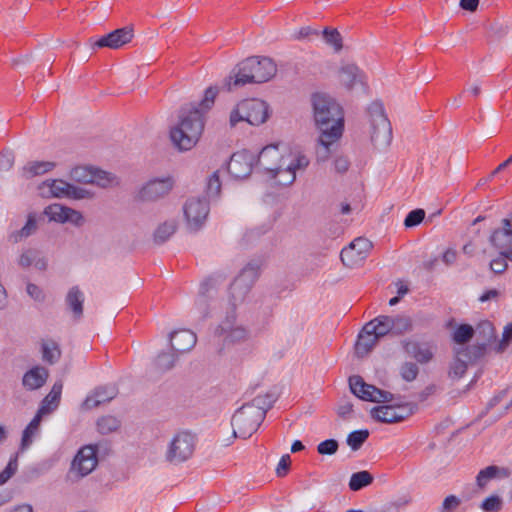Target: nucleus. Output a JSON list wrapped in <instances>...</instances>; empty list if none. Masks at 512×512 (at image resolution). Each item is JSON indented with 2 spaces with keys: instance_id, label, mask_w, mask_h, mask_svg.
<instances>
[{
  "instance_id": "f257e3e1",
  "label": "nucleus",
  "mask_w": 512,
  "mask_h": 512,
  "mask_svg": "<svg viewBox=\"0 0 512 512\" xmlns=\"http://www.w3.org/2000/svg\"><path fill=\"white\" fill-rule=\"evenodd\" d=\"M313 116L320 130L316 159L325 162L338 147L344 130V113L337 101L328 94L315 93L311 98Z\"/></svg>"
},
{
  "instance_id": "f03ea898",
  "label": "nucleus",
  "mask_w": 512,
  "mask_h": 512,
  "mask_svg": "<svg viewBox=\"0 0 512 512\" xmlns=\"http://www.w3.org/2000/svg\"><path fill=\"white\" fill-rule=\"evenodd\" d=\"M218 94L216 87H208L203 99L190 103L179 111V122L170 130V139L179 151L191 150L199 141L204 129V115L208 112Z\"/></svg>"
},
{
  "instance_id": "7ed1b4c3",
  "label": "nucleus",
  "mask_w": 512,
  "mask_h": 512,
  "mask_svg": "<svg viewBox=\"0 0 512 512\" xmlns=\"http://www.w3.org/2000/svg\"><path fill=\"white\" fill-rule=\"evenodd\" d=\"M260 275V264L257 261L248 262L234 278L228 290L230 311L242 305L248 297L253 285Z\"/></svg>"
},
{
  "instance_id": "20e7f679",
  "label": "nucleus",
  "mask_w": 512,
  "mask_h": 512,
  "mask_svg": "<svg viewBox=\"0 0 512 512\" xmlns=\"http://www.w3.org/2000/svg\"><path fill=\"white\" fill-rule=\"evenodd\" d=\"M370 140L376 149L387 148L392 141V127L380 101H373L367 108Z\"/></svg>"
},
{
  "instance_id": "39448f33",
  "label": "nucleus",
  "mask_w": 512,
  "mask_h": 512,
  "mask_svg": "<svg viewBox=\"0 0 512 512\" xmlns=\"http://www.w3.org/2000/svg\"><path fill=\"white\" fill-rule=\"evenodd\" d=\"M270 115L269 105L261 99H245L240 101L231 111L229 122L231 127L241 121L259 126L265 123Z\"/></svg>"
},
{
  "instance_id": "423d86ee",
  "label": "nucleus",
  "mask_w": 512,
  "mask_h": 512,
  "mask_svg": "<svg viewBox=\"0 0 512 512\" xmlns=\"http://www.w3.org/2000/svg\"><path fill=\"white\" fill-rule=\"evenodd\" d=\"M195 446L194 434L189 431H178L167 442L164 459L171 465H180L192 457Z\"/></svg>"
},
{
  "instance_id": "0eeeda50",
  "label": "nucleus",
  "mask_w": 512,
  "mask_h": 512,
  "mask_svg": "<svg viewBox=\"0 0 512 512\" xmlns=\"http://www.w3.org/2000/svg\"><path fill=\"white\" fill-rule=\"evenodd\" d=\"M39 193L45 198H69L74 200L92 199L93 192L88 189L75 186L62 179L46 180L39 187Z\"/></svg>"
},
{
  "instance_id": "6e6552de",
  "label": "nucleus",
  "mask_w": 512,
  "mask_h": 512,
  "mask_svg": "<svg viewBox=\"0 0 512 512\" xmlns=\"http://www.w3.org/2000/svg\"><path fill=\"white\" fill-rule=\"evenodd\" d=\"M262 422V412L244 404L232 416L233 435L242 439L249 438Z\"/></svg>"
},
{
  "instance_id": "1a4fd4ad",
  "label": "nucleus",
  "mask_w": 512,
  "mask_h": 512,
  "mask_svg": "<svg viewBox=\"0 0 512 512\" xmlns=\"http://www.w3.org/2000/svg\"><path fill=\"white\" fill-rule=\"evenodd\" d=\"M209 203L205 196H192L183 205L186 228L190 232L199 231L208 217Z\"/></svg>"
},
{
  "instance_id": "9d476101",
  "label": "nucleus",
  "mask_w": 512,
  "mask_h": 512,
  "mask_svg": "<svg viewBox=\"0 0 512 512\" xmlns=\"http://www.w3.org/2000/svg\"><path fill=\"white\" fill-rule=\"evenodd\" d=\"M485 354V347L471 345L454 348V358L450 363L448 375L453 380L460 379L466 372L468 365L475 362Z\"/></svg>"
},
{
  "instance_id": "9b49d317",
  "label": "nucleus",
  "mask_w": 512,
  "mask_h": 512,
  "mask_svg": "<svg viewBox=\"0 0 512 512\" xmlns=\"http://www.w3.org/2000/svg\"><path fill=\"white\" fill-rule=\"evenodd\" d=\"M284 160L286 156L280 152L277 145H268L260 151L256 165L279 184L281 171L285 169Z\"/></svg>"
},
{
  "instance_id": "f8f14e48",
  "label": "nucleus",
  "mask_w": 512,
  "mask_h": 512,
  "mask_svg": "<svg viewBox=\"0 0 512 512\" xmlns=\"http://www.w3.org/2000/svg\"><path fill=\"white\" fill-rule=\"evenodd\" d=\"M70 177L73 181L83 184H96L99 187L107 188L118 185V178L104 170L88 167L77 166L70 172Z\"/></svg>"
},
{
  "instance_id": "ddd939ff",
  "label": "nucleus",
  "mask_w": 512,
  "mask_h": 512,
  "mask_svg": "<svg viewBox=\"0 0 512 512\" xmlns=\"http://www.w3.org/2000/svg\"><path fill=\"white\" fill-rule=\"evenodd\" d=\"M97 464L98 459L96 447L93 445H86L75 455L67 476L72 481H77L89 475L96 468Z\"/></svg>"
},
{
  "instance_id": "4468645a",
  "label": "nucleus",
  "mask_w": 512,
  "mask_h": 512,
  "mask_svg": "<svg viewBox=\"0 0 512 512\" xmlns=\"http://www.w3.org/2000/svg\"><path fill=\"white\" fill-rule=\"evenodd\" d=\"M174 185L175 181L171 176L152 178L141 186L137 197L143 202H156L168 196Z\"/></svg>"
},
{
  "instance_id": "2eb2a0df",
  "label": "nucleus",
  "mask_w": 512,
  "mask_h": 512,
  "mask_svg": "<svg viewBox=\"0 0 512 512\" xmlns=\"http://www.w3.org/2000/svg\"><path fill=\"white\" fill-rule=\"evenodd\" d=\"M215 336L227 343H238L248 338L247 329L237 322L236 312L228 311L215 329Z\"/></svg>"
},
{
  "instance_id": "dca6fc26",
  "label": "nucleus",
  "mask_w": 512,
  "mask_h": 512,
  "mask_svg": "<svg viewBox=\"0 0 512 512\" xmlns=\"http://www.w3.org/2000/svg\"><path fill=\"white\" fill-rule=\"evenodd\" d=\"M371 248V241L363 237L356 238L347 247L342 249L340 254L341 261L345 266L354 268L366 259Z\"/></svg>"
},
{
  "instance_id": "f3484780",
  "label": "nucleus",
  "mask_w": 512,
  "mask_h": 512,
  "mask_svg": "<svg viewBox=\"0 0 512 512\" xmlns=\"http://www.w3.org/2000/svg\"><path fill=\"white\" fill-rule=\"evenodd\" d=\"M413 413L411 404L382 405L371 409V417L382 423H397Z\"/></svg>"
},
{
  "instance_id": "a211bd4d",
  "label": "nucleus",
  "mask_w": 512,
  "mask_h": 512,
  "mask_svg": "<svg viewBox=\"0 0 512 512\" xmlns=\"http://www.w3.org/2000/svg\"><path fill=\"white\" fill-rule=\"evenodd\" d=\"M44 214L50 221L61 224L70 223L76 227L82 226L85 222L84 216L80 211L58 203L47 206Z\"/></svg>"
},
{
  "instance_id": "6ab92c4d",
  "label": "nucleus",
  "mask_w": 512,
  "mask_h": 512,
  "mask_svg": "<svg viewBox=\"0 0 512 512\" xmlns=\"http://www.w3.org/2000/svg\"><path fill=\"white\" fill-rule=\"evenodd\" d=\"M254 164V153L241 150L231 156L228 163V172L236 179L245 178L252 172Z\"/></svg>"
},
{
  "instance_id": "aec40b11",
  "label": "nucleus",
  "mask_w": 512,
  "mask_h": 512,
  "mask_svg": "<svg viewBox=\"0 0 512 512\" xmlns=\"http://www.w3.org/2000/svg\"><path fill=\"white\" fill-rule=\"evenodd\" d=\"M134 33L131 27L116 29L95 41L92 48L119 49L133 39Z\"/></svg>"
},
{
  "instance_id": "412c9836",
  "label": "nucleus",
  "mask_w": 512,
  "mask_h": 512,
  "mask_svg": "<svg viewBox=\"0 0 512 512\" xmlns=\"http://www.w3.org/2000/svg\"><path fill=\"white\" fill-rule=\"evenodd\" d=\"M252 57H249L239 63L231 72L230 76L225 80V86L228 90H232L234 87H241L249 83H254L250 79V75H253Z\"/></svg>"
},
{
  "instance_id": "4be33fe9",
  "label": "nucleus",
  "mask_w": 512,
  "mask_h": 512,
  "mask_svg": "<svg viewBox=\"0 0 512 512\" xmlns=\"http://www.w3.org/2000/svg\"><path fill=\"white\" fill-rule=\"evenodd\" d=\"M49 376L50 373L46 367L35 365L23 374L21 384L26 391H37L47 383Z\"/></svg>"
},
{
  "instance_id": "5701e85b",
  "label": "nucleus",
  "mask_w": 512,
  "mask_h": 512,
  "mask_svg": "<svg viewBox=\"0 0 512 512\" xmlns=\"http://www.w3.org/2000/svg\"><path fill=\"white\" fill-rule=\"evenodd\" d=\"M253 75H250V79L254 83H264L272 79L276 72L277 66L272 59L268 57H252Z\"/></svg>"
},
{
  "instance_id": "b1692460",
  "label": "nucleus",
  "mask_w": 512,
  "mask_h": 512,
  "mask_svg": "<svg viewBox=\"0 0 512 512\" xmlns=\"http://www.w3.org/2000/svg\"><path fill=\"white\" fill-rule=\"evenodd\" d=\"M340 83L348 90L354 89L357 85L365 86L363 72L353 63L343 64L338 73Z\"/></svg>"
},
{
  "instance_id": "393cba45",
  "label": "nucleus",
  "mask_w": 512,
  "mask_h": 512,
  "mask_svg": "<svg viewBox=\"0 0 512 512\" xmlns=\"http://www.w3.org/2000/svg\"><path fill=\"white\" fill-rule=\"evenodd\" d=\"M118 390L115 386H101L90 393L82 403L83 410H91L99 405L109 402L116 397Z\"/></svg>"
},
{
  "instance_id": "a878e982",
  "label": "nucleus",
  "mask_w": 512,
  "mask_h": 512,
  "mask_svg": "<svg viewBox=\"0 0 512 512\" xmlns=\"http://www.w3.org/2000/svg\"><path fill=\"white\" fill-rule=\"evenodd\" d=\"M215 290L214 280L209 278L200 284L199 293L195 301V308L202 319L210 316L209 301L213 298Z\"/></svg>"
},
{
  "instance_id": "bb28decb",
  "label": "nucleus",
  "mask_w": 512,
  "mask_h": 512,
  "mask_svg": "<svg viewBox=\"0 0 512 512\" xmlns=\"http://www.w3.org/2000/svg\"><path fill=\"white\" fill-rule=\"evenodd\" d=\"M285 169L281 171V177L279 179V185H290L296 179V170L302 169L308 166L309 160L303 156L299 155L297 157L292 156L291 154L286 155V160H284Z\"/></svg>"
},
{
  "instance_id": "cd10ccee",
  "label": "nucleus",
  "mask_w": 512,
  "mask_h": 512,
  "mask_svg": "<svg viewBox=\"0 0 512 512\" xmlns=\"http://www.w3.org/2000/svg\"><path fill=\"white\" fill-rule=\"evenodd\" d=\"M372 324H365L358 335L355 353L358 357L366 356L378 344L380 338L376 335Z\"/></svg>"
},
{
  "instance_id": "c85d7f7f",
  "label": "nucleus",
  "mask_w": 512,
  "mask_h": 512,
  "mask_svg": "<svg viewBox=\"0 0 512 512\" xmlns=\"http://www.w3.org/2000/svg\"><path fill=\"white\" fill-rule=\"evenodd\" d=\"M403 348L410 357L420 364L428 363L434 355L433 346L429 343L407 340L403 341Z\"/></svg>"
},
{
  "instance_id": "c756f323",
  "label": "nucleus",
  "mask_w": 512,
  "mask_h": 512,
  "mask_svg": "<svg viewBox=\"0 0 512 512\" xmlns=\"http://www.w3.org/2000/svg\"><path fill=\"white\" fill-rule=\"evenodd\" d=\"M197 337L191 330L181 329L170 334V343L174 353H186L196 344Z\"/></svg>"
},
{
  "instance_id": "7c9ffc66",
  "label": "nucleus",
  "mask_w": 512,
  "mask_h": 512,
  "mask_svg": "<svg viewBox=\"0 0 512 512\" xmlns=\"http://www.w3.org/2000/svg\"><path fill=\"white\" fill-rule=\"evenodd\" d=\"M62 389V381H56L53 384L50 392L42 399L36 414L43 417L56 410L60 404Z\"/></svg>"
},
{
  "instance_id": "2f4dec72",
  "label": "nucleus",
  "mask_w": 512,
  "mask_h": 512,
  "mask_svg": "<svg viewBox=\"0 0 512 512\" xmlns=\"http://www.w3.org/2000/svg\"><path fill=\"white\" fill-rule=\"evenodd\" d=\"M490 241L501 254L509 257L512 251V232L508 231L505 226L496 229L490 237Z\"/></svg>"
},
{
  "instance_id": "473e14b6",
  "label": "nucleus",
  "mask_w": 512,
  "mask_h": 512,
  "mask_svg": "<svg viewBox=\"0 0 512 512\" xmlns=\"http://www.w3.org/2000/svg\"><path fill=\"white\" fill-rule=\"evenodd\" d=\"M84 299V294L78 286H74L69 289L65 297V303L73 313L75 320H79L83 315Z\"/></svg>"
},
{
  "instance_id": "72a5a7b5",
  "label": "nucleus",
  "mask_w": 512,
  "mask_h": 512,
  "mask_svg": "<svg viewBox=\"0 0 512 512\" xmlns=\"http://www.w3.org/2000/svg\"><path fill=\"white\" fill-rule=\"evenodd\" d=\"M509 472L506 468L491 465L479 471L476 477V483L479 488H485L493 479L508 477Z\"/></svg>"
},
{
  "instance_id": "f704fd0d",
  "label": "nucleus",
  "mask_w": 512,
  "mask_h": 512,
  "mask_svg": "<svg viewBox=\"0 0 512 512\" xmlns=\"http://www.w3.org/2000/svg\"><path fill=\"white\" fill-rule=\"evenodd\" d=\"M178 222L176 219H169L159 224L153 233V241L161 245L168 241L177 231Z\"/></svg>"
},
{
  "instance_id": "c9c22d12",
  "label": "nucleus",
  "mask_w": 512,
  "mask_h": 512,
  "mask_svg": "<svg viewBox=\"0 0 512 512\" xmlns=\"http://www.w3.org/2000/svg\"><path fill=\"white\" fill-rule=\"evenodd\" d=\"M374 385L366 383L359 375L349 377V387L351 392L361 400L372 401L373 396L370 387Z\"/></svg>"
},
{
  "instance_id": "e433bc0d",
  "label": "nucleus",
  "mask_w": 512,
  "mask_h": 512,
  "mask_svg": "<svg viewBox=\"0 0 512 512\" xmlns=\"http://www.w3.org/2000/svg\"><path fill=\"white\" fill-rule=\"evenodd\" d=\"M56 164L51 161L28 162L22 169L23 177L29 179L47 173L55 168Z\"/></svg>"
},
{
  "instance_id": "4c0bfd02",
  "label": "nucleus",
  "mask_w": 512,
  "mask_h": 512,
  "mask_svg": "<svg viewBox=\"0 0 512 512\" xmlns=\"http://www.w3.org/2000/svg\"><path fill=\"white\" fill-rule=\"evenodd\" d=\"M41 356L42 360L49 364H56L61 357V350L59 345L51 339L42 340L41 342Z\"/></svg>"
},
{
  "instance_id": "58836bf2",
  "label": "nucleus",
  "mask_w": 512,
  "mask_h": 512,
  "mask_svg": "<svg viewBox=\"0 0 512 512\" xmlns=\"http://www.w3.org/2000/svg\"><path fill=\"white\" fill-rule=\"evenodd\" d=\"M37 228L38 226L36 216L34 214H29L26 224L20 230H16L10 233L9 241L18 243L23 239H26L35 234Z\"/></svg>"
},
{
  "instance_id": "ea45409f",
  "label": "nucleus",
  "mask_w": 512,
  "mask_h": 512,
  "mask_svg": "<svg viewBox=\"0 0 512 512\" xmlns=\"http://www.w3.org/2000/svg\"><path fill=\"white\" fill-rule=\"evenodd\" d=\"M42 417L38 414L30 421L23 431L21 439V450L27 449L34 441V438L38 435L40 429Z\"/></svg>"
},
{
  "instance_id": "a19ab883",
  "label": "nucleus",
  "mask_w": 512,
  "mask_h": 512,
  "mask_svg": "<svg viewBox=\"0 0 512 512\" xmlns=\"http://www.w3.org/2000/svg\"><path fill=\"white\" fill-rule=\"evenodd\" d=\"M475 333L478 336V341L475 345L483 344L485 350L490 342L495 339V329L491 322L483 321L478 324L477 328L474 329Z\"/></svg>"
},
{
  "instance_id": "79ce46f5",
  "label": "nucleus",
  "mask_w": 512,
  "mask_h": 512,
  "mask_svg": "<svg viewBox=\"0 0 512 512\" xmlns=\"http://www.w3.org/2000/svg\"><path fill=\"white\" fill-rule=\"evenodd\" d=\"M178 359V355L174 352H161L154 360V368L159 373H165L171 370Z\"/></svg>"
},
{
  "instance_id": "37998d69",
  "label": "nucleus",
  "mask_w": 512,
  "mask_h": 512,
  "mask_svg": "<svg viewBox=\"0 0 512 512\" xmlns=\"http://www.w3.org/2000/svg\"><path fill=\"white\" fill-rule=\"evenodd\" d=\"M367 324H372L376 335L381 339L382 337L393 334V324L391 322V316L380 315L369 321Z\"/></svg>"
},
{
  "instance_id": "c03bdc74",
  "label": "nucleus",
  "mask_w": 512,
  "mask_h": 512,
  "mask_svg": "<svg viewBox=\"0 0 512 512\" xmlns=\"http://www.w3.org/2000/svg\"><path fill=\"white\" fill-rule=\"evenodd\" d=\"M275 401V395L267 393L265 395L256 396L250 403L245 405L260 410V412H262V420L264 421L267 411L273 406Z\"/></svg>"
},
{
  "instance_id": "a18cd8bd",
  "label": "nucleus",
  "mask_w": 512,
  "mask_h": 512,
  "mask_svg": "<svg viewBox=\"0 0 512 512\" xmlns=\"http://www.w3.org/2000/svg\"><path fill=\"white\" fill-rule=\"evenodd\" d=\"M373 482V476L366 470L353 473L350 477L349 488L352 491H359Z\"/></svg>"
},
{
  "instance_id": "49530a36",
  "label": "nucleus",
  "mask_w": 512,
  "mask_h": 512,
  "mask_svg": "<svg viewBox=\"0 0 512 512\" xmlns=\"http://www.w3.org/2000/svg\"><path fill=\"white\" fill-rule=\"evenodd\" d=\"M474 334L475 330L471 325L461 324L454 330L452 339L456 344L464 345L472 339Z\"/></svg>"
},
{
  "instance_id": "de8ad7c7",
  "label": "nucleus",
  "mask_w": 512,
  "mask_h": 512,
  "mask_svg": "<svg viewBox=\"0 0 512 512\" xmlns=\"http://www.w3.org/2000/svg\"><path fill=\"white\" fill-rule=\"evenodd\" d=\"M322 37L325 43L331 46L335 52H340L343 48L342 36L337 29L325 28L322 31Z\"/></svg>"
},
{
  "instance_id": "09e8293b",
  "label": "nucleus",
  "mask_w": 512,
  "mask_h": 512,
  "mask_svg": "<svg viewBox=\"0 0 512 512\" xmlns=\"http://www.w3.org/2000/svg\"><path fill=\"white\" fill-rule=\"evenodd\" d=\"M121 422L115 416H103L97 421V428L101 434H109L119 429Z\"/></svg>"
},
{
  "instance_id": "8fccbe9b",
  "label": "nucleus",
  "mask_w": 512,
  "mask_h": 512,
  "mask_svg": "<svg viewBox=\"0 0 512 512\" xmlns=\"http://www.w3.org/2000/svg\"><path fill=\"white\" fill-rule=\"evenodd\" d=\"M368 437L369 431L367 429L355 430L348 434L346 442L353 451H357Z\"/></svg>"
},
{
  "instance_id": "3c124183",
  "label": "nucleus",
  "mask_w": 512,
  "mask_h": 512,
  "mask_svg": "<svg viewBox=\"0 0 512 512\" xmlns=\"http://www.w3.org/2000/svg\"><path fill=\"white\" fill-rule=\"evenodd\" d=\"M391 322L393 324V334L395 335H401L412 329V320L408 316H391Z\"/></svg>"
},
{
  "instance_id": "603ef678",
  "label": "nucleus",
  "mask_w": 512,
  "mask_h": 512,
  "mask_svg": "<svg viewBox=\"0 0 512 512\" xmlns=\"http://www.w3.org/2000/svg\"><path fill=\"white\" fill-rule=\"evenodd\" d=\"M480 507L484 512H499L502 510L503 500L498 495H490L482 501Z\"/></svg>"
},
{
  "instance_id": "864d4df0",
  "label": "nucleus",
  "mask_w": 512,
  "mask_h": 512,
  "mask_svg": "<svg viewBox=\"0 0 512 512\" xmlns=\"http://www.w3.org/2000/svg\"><path fill=\"white\" fill-rule=\"evenodd\" d=\"M18 470V456H12L6 468L0 472V485L5 484Z\"/></svg>"
},
{
  "instance_id": "5fc2aeb1",
  "label": "nucleus",
  "mask_w": 512,
  "mask_h": 512,
  "mask_svg": "<svg viewBox=\"0 0 512 512\" xmlns=\"http://www.w3.org/2000/svg\"><path fill=\"white\" fill-rule=\"evenodd\" d=\"M418 373V366L412 362H405L400 368L401 377L407 382L415 380Z\"/></svg>"
},
{
  "instance_id": "6e6d98bb",
  "label": "nucleus",
  "mask_w": 512,
  "mask_h": 512,
  "mask_svg": "<svg viewBox=\"0 0 512 512\" xmlns=\"http://www.w3.org/2000/svg\"><path fill=\"white\" fill-rule=\"evenodd\" d=\"M339 444L335 439H327L320 442L317 446V452L321 455H333L337 452Z\"/></svg>"
},
{
  "instance_id": "4d7b16f0",
  "label": "nucleus",
  "mask_w": 512,
  "mask_h": 512,
  "mask_svg": "<svg viewBox=\"0 0 512 512\" xmlns=\"http://www.w3.org/2000/svg\"><path fill=\"white\" fill-rule=\"evenodd\" d=\"M425 217L423 209H415L408 213L404 220V225L408 228L419 225Z\"/></svg>"
},
{
  "instance_id": "13d9d810",
  "label": "nucleus",
  "mask_w": 512,
  "mask_h": 512,
  "mask_svg": "<svg viewBox=\"0 0 512 512\" xmlns=\"http://www.w3.org/2000/svg\"><path fill=\"white\" fill-rule=\"evenodd\" d=\"M373 399L371 402L389 403L394 400V395L388 391L381 390L375 386L370 387Z\"/></svg>"
},
{
  "instance_id": "bf43d9fd",
  "label": "nucleus",
  "mask_w": 512,
  "mask_h": 512,
  "mask_svg": "<svg viewBox=\"0 0 512 512\" xmlns=\"http://www.w3.org/2000/svg\"><path fill=\"white\" fill-rule=\"evenodd\" d=\"M461 504V499L455 495L447 496L439 509V512H454Z\"/></svg>"
},
{
  "instance_id": "052dcab7",
  "label": "nucleus",
  "mask_w": 512,
  "mask_h": 512,
  "mask_svg": "<svg viewBox=\"0 0 512 512\" xmlns=\"http://www.w3.org/2000/svg\"><path fill=\"white\" fill-rule=\"evenodd\" d=\"M512 339V322L508 324L503 331L501 341L495 346V351L498 353H502L508 347L510 341Z\"/></svg>"
},
{
  "instance_id": "680f3d73",
  "label": "nucleus",
  "mask_w": 512,
  "mask_h": 512,
  "mask_svg": "<svg viewBox=\"0 0 512 512\" xmlns=\"http://www.w3.org/2000/svg\"><path fill=\"white\" fill-rule=\"evenodd\" d=\"M221 189V182L219 180L218 172H214L207 183V195L209 197L217 196Z\"/></svg>"
},
{
  "instance_id": "e2e57ef3",
  "label": "nucleus",
  "mask_w": 512,
  "mask_h": 512,
  "mask_svg": "<svg viewBox=\"0 0 512 512\" xmlns=\"http://www.w3.org/2000/svg\"><path fill=\"white\" fill-rule=\"evenodd\" d=\"M507 259L509 258L506 255H503L501 252H499V256L490 262L491 270L497 274L504 272L507 268Z\"/></svg>"
},
{
  "instance_id": "0e129e2a",
  "label": "nucleus",
  "mask_w": 512,
  "mask_h": 512,
  "mask_svg": "<svg viewBox=\"0 0 512 512\" xmlns=\"http://www.w3.org/2000/svg\"><path fill=\"white\" fill-rule=\"evenodd\" d=\"M35 256H37V250L27 249L20 255L18 264L23 268H27L34 264Z\"/></svg>"
},
{
  "instance_id": "69168bd1",
  "label": "nucleus",
  "mask_w": 512,
  "mask_h": 512,
  "mask_svg": "<svg viewBox=\"0 0 512 512\" xmlns=\"http://www.w3.org/2000/svg\"><path fill=\"white\" fill-rule=\"evenodd\" d=\"M312 36H319V32L310 26L302 27L293 33L295 40L311 39Z\"/></svg>"
},
{
  "instance_id": "338daca9",
  "label": "nucleus",
  "mask_w": 512,
  "mask_h": 512,
  "mask_svg": "<svg viewBox=\"0 0 512 512\" xmlns=\"http://www.w3.org/2000/svg\"><path fill=\"white\" fill-rule=\"evenodd\" d=\"M14 164V155L11 151H3L0 154V170L9 171Z\"/></svg>"
},
{
  "instance_id": "774afa93",
  "label": "nucleus",
  "mask_w": 512,
  "mask_h": 512,
  "mask_svg": "<svg viewBox=\"0 0 512 512\" xmlns=\"http://www.w3.org/2000/svg\"><path fill=\"white\" fill-rule=\"evenodd\" d=\"M27 294L37 302H43L45 300V295L42 289L33 283H28L26 286Z\"/></svg>"
}]
</instances>
